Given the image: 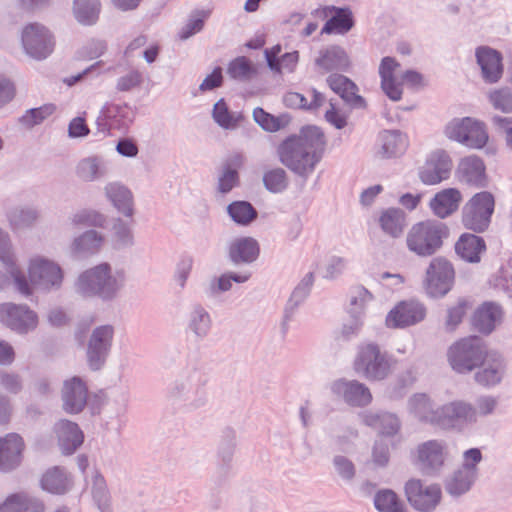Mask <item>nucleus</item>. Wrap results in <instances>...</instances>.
Segmentation results:
<instances>
[{"label":"nucleus","instance_id":"nucleus-25","mask_svg":"<svg viewBox=\"0 0 512 512\" xmlns=\"http://www.w3.org/2000/svg\"><path fill=\"white\" fill-rule=\"evenodd\" d=\"M59 446L65 455L73 454L83 443V433L76 423L61 420L55 425Z\"/></svg>","mask_w":512,"mask_h":512},{"label":"nucleus","instance_id":"nucleus-50","mask_svg":"<svg viewBox=\"0 0 512 512\" xmlns=\"http://www.w3.org/2000/svg\"><path fill=\"white\" fill-rule=\"evenodd\" d=\"M263 182L267 190L272 193H280L288 186V179L283 169H273L266 172Z\"/></svg>","mask_w":512,"mask_h":512},{"label":"nucleus","instance_id":"nucleus-9","mask_svg":"<svg viewBox=\"0 0 512 512\" xmlns=\"http://www.w3.org/2000/svg\"><path fill=\"white\" fill-rule=\"evenodd\" d=\"M454 269L452 264L442 258H434L426 271L425 289L432 297L444 296L452 288Z\"/></svg>","mask_w":512,"mask_h":512},{"label":"nucleus","instance_id":"nucleus-47","mask_svg":"<svg viewBox=\"0 0 512 512\" xmlns=\"http://www.w3.org/2000/svg\"><path fill=\"white\" fill-rule=\"evenodd\" d=\"M228 213L238 224L247 225L252 222L257 212L252 205L246 201H236L228 206Z\"/></svg>","mask_w":512,"mask_h":512},{"label":"nucleus","instance_id":"nucleus-35","mask_svg":"<svg viewBox=\"0 0 512 512\" xmlns=\"http://www.w3.org/2000/svg\"><path fill=\"white\" fill-rule=\"evenodd\" d=\"M409 411L422 422L437 425L439 408L433 409L430 399L425 394H416L409 400Z\"/></svg>","mask_w":512,"mask_h":512},{"label":"nucleus","instance_id":"nucleus-56","mask_svg":"<svg viewBox=\"0 0 512 512\" xmlns=\"http://www.w3.org/2000/svg\"><path fill=\"white\" fill-rule=\"evenodd\" d=\"M214 120L224 128H232L237 124V119L229 112L224 100H219L213 109Z\"/></svg>","mask_w":512,"mask_h":512},{"label":"nucleus","instance_id":"nucleus-2","mask_svg":"<svg viewBox=\"0 0 512 512\" xmlns=\"http://www.w3.org/2000/svg\"><path fill=\"white\" fill-rule=\"evenodd\" d=\"M126 272L114 269L109 263L102 262L83 271L75 282V291L82 297H99L112 300L123 289Z\"/></svg>","mask_w":512,"mask_h":512},{"label":"nucleus","instance_id":"nucleus-63","mask_svg":"<svg viewBox=\"0 0 512 512\" xmlns=\"http://www.w3.org/2000/svg\"><path fill=\"white\" fill-rule=\"evenodd\" d=\"M468 309V301L460 299L457 304L448 310L447 327L454 329L461 321Z\"/></svg>","mask_w":512,"mask_h":512},{"label":"nucleus","instance_id":"nucleus-53","mask_svg":"<svg viewBox=\"0 0 512 512\" xmlns=\"http://www.w3.org/2000/svg\"><path fill=\"white\" fill-rule=\"evenodd\" d=\"M38 218L33 209H17L11 213L9 220L13 229H21L32 225Z\"/></svg>","mask_w":512,"mask_h":512},{"label":"nucleus","instance_id":"nucleus-39","mask_svg":"<svg viewBox=\"0 0 512 512\" xmlns=\"http://www.w3.org/2000/svg\"><path fill=\"white\" fill-rule=\"evenodd\" d=\"M373 299L372 294L364 287L358 286L350 291L349 302H350V313H352L356 320L354 326L351 328V333L357 331L361 325L359 321V315L363 313L366 305ZM347 335L350 332L344 331Z\"/></svg>","mask_w":512,"mask_h":512},{"label":"nucleus","instance_id":"nucleus-30","mask_svg":"<svg viewBox=\"0 0 512 512\" xmlns=\"http://www.w3.org/2000/svg\"><path fill=\"white\" fill-rule=\"evenodd\" d=\"M327 82L329 87L345 101L354 106H365V100L357 94V86L347 77L333 74L328 77Z\"/></svg>","mask_w":512,"mask_h":512},{"label":"nucleus","instance_id":"nucleus-5","mask_svg":"<svg viewBox=\"0 0 512 512\" xmlns=\"http://www.w3.org/2000/svg\"><path fill=\"white\" fill-rule=\"evenodd\" d=\"M486 346L479 337L463 338L452 345L448 351L451 367L459 373L471 372L483 360Z\"/></svg>","mask_w":512,"mask_h":512},{"label":"nucleus","instance_id":"nucleus-37","mask_svg":"<svg viewBox=\"0 0 512 512\" xmlns=\"http://www.w3.org/2000/svg\"><path fill=\"white\" fill-rule=\"evenodd\" d=\"M212 327V319L208 311L200 306L194 305L188 314V328L200 339L207 337Z\"/></svg>","mask_w":512,"mask_h":512},{"label":"nucleus","instance_id":"nucleus-24","mask_svg":"<svg viewBox=\"0 0 512 512\" xmlns=\"http://www.w3.org/2000/svg\"><path fill=\"white\" fill-rule=\"evenodd\" d=\"M462 201V194L458 189L447 188L435 194L429 206L433 214L445 219L455 213Z\"/></svg>","mask_w":512,"mask_h":512},{"label":"nucleus","instance_id":"nucleus-11","mask_svg":"<svg viewBox=\"0 0 512 512\" xmlns=\"http://www.w3.org/2000/svg\"><path fill=\"white\" fill-rule=\"evenodd\" d=\"M325 137L321 129L309 126L301 130L299 135H292L285 139L278 147L279 155L284 158L303 154L309 148L322 149Z\"/></svg>","mask_w":512,"mask_h":512},{"label":"nucleus","instance_id":"nucleus-59","mask_svg":"<svg viewBox=\"0 0 512 512\" xmlns=\"http://www.w3.org/2000/svg\"><path fill=\"white\" fill-rule=\"evenodd\" d=\"M93 498L98 503L99 508L105 512L108 507V493L105 480L101 475H95L92 488Z\"/></svg>","mask_w":512,"mask_h":512},{"label":"nucleus","instance_id":"nucleus-46","mask_svg":"<svg viewBox=\"0 0 512 512\" xmlns=\"http://www.w3.org/2000/svg\"><path fill=\"white\" fill-rule=\"evenodd\" d=\"M112 241L117 249L132 246L134 244L132 225L122 219H117L113 225Z\"/></svg>","mask_w":512,"mask_h":512},{"label":"nucleus","instance_id":"nucleus-18","mask_svg":"<svg viewBox=\"0 0 512 512\" xmlns=\"http://www.w3.org/2000/svg\"><path fill=\"white\" fill-rule=\"evenodd\" d=\"M447 456L445 443L438 440H430L420 444L417 448V465L426 473H432L440 469Z\"/></svg>","mask_w":512,"mask_h":512},{"label":"nucleus","instance_id":"nucleus-7","mask_svg":"<svg viewBox=\"0 0 512 512\" xmlns=\"http://www.w3.org/2000/svg\"><path fill=\"white\" fill-rule=\"evenodd\" d=\"M446 135L467 147L483 148L488 141V134L482 122L466 117L453 120L446 127Z\"/></svg>","mask_w":512,"mask_h":512},{"label":"nucleus","instance_id":"nucleus-55","mask_svg":"<svg viewBox=\"0 0 512 512\" xmlns=\"http://www.w3.org/2000/svg\"><path fill=\"white\" fill-rule=\"evenodd\" d=\"M76 172L80 179L93 181L105 174V169L98 162H78Z\"/></svg>","mask_w":512,"mask_h":512},{"label":"nucleus","instance_id":"nucleus-4","mask_svg":"<svg viewBox=\"0 0 512 512\" xmlns=\"http://www.w3.org/2000/svg\"><path fill=\"white\" fill-rule=\"evenodd\" d=\"M392 363L385 352L373 344L359 348L354 360V370L368 380H382L391 372Z\"/></svg>","mask_w":512,"mask_h":512},{"label":"nucleus","instance_id":"nucleus-14","mask_svg":"<svg viewBox=\"0 0 512 512\" xmlns=\"http://www.w3.org/2000/svg\"><path fill=\"white\" fill-rule=\"evenodd\" d=\"M0 322L19 333H27L36 328L38 317L26 305L3 303L0 305Z\"/></svg>","mask_w":512,"mask_h":512},{"label":"nucleus","instance_id":"nucleus-12","mask_svg":"<svg viewBox=\"0 0 512 512\" xmlns=\"http://www.w3.org/2000/svg\"><path fill=\"white\" fill-rule=\"evenodd\" d=\"M475 408L463 400L448 402L439 408L437 426L443 429L462 430L475 423Z\"/></svg>","mask_w":512,"mask_h":512},{"label":"nucleus","instance_id":"nucleus-8","mask_svg":"<svg viewBox=\"0 0 512 512\" xmlns=\"http://www.w3.org/2000/svg\"><path fill=\"white\" fill-rule=\"evenodd\" d=\"M405 496L409 504L419 512H432L442 498L441 488L436 484H427L419 479L406 482Z\"/></svg>","mask_w":512,"mask_h":512},{"label":"nucleus","instance_id":"nucleus-1","mask_svg":"<svg viewBox=\"0 0 512 512\" xmlns=\"http://www.w3.org/2000/svg\"><path fill=\"white\" fill-rule=\"evenodd\" d=\"M0 261L13 277L16 289L25 296L32 294L33 287L43 291H51L59 289L62 285L64 278L62 268L55 261L43 256H35L30 259L28 265V282L23 273L15 265L8 234L1 229Z\"/></svg>","mask_w":512,"mask_h":512},{"label":"nucleus","instance_id":"nucleus-62","mask_svg":"<svg viewBox=\"0 0 512 512\" xmlns=\"http://www.w3.org/2000/svg\"><path fill=\"white\" fill-rule=\"evenodd\" d=\"M18 494H19L20 512H44L45 511V504L41 499L32 497L25 492H20Z\"/></svg>","mask_w":512,"mask_h":512},{"label":"nucleus","instance_id":"nucleus-32","mask_svg":"<svg viewBox=\"0 0 512 512\" xmlns=\"http://www.w3.org/2000/svg\"><path fill=\"white\" fill-rule=\"evenodd\" d=\"M71 485L69 475L59 467L49 469L41 479L42 489L53 494H63L70 489Z\"/></svg>","mask_w":512,"mask_h":512},{"label":"nucleus","instance_id":"nucleus-58","mask_svg":"<svg viewBox=\"0 0 512 512\" xmlns=\"http://www.w3.org/2000/svg\"><path fill=\"white\" fill-rule=\"evenodd\" d=\"M498 406V399L494 396L485 395L476 400L475 408V422L479 417H485L494 413Z\"/></svg>","mask_w":512,"mask_h":512},{"label":"nucleus","instance_id":"nucleus-23","mask_svg":"<svg viewBox=\"0 0 512 512\" xmlns=\"http://www.w3.org/2000/svg\"><path fill=\"white\" fill-rule=\"evenodd\" d=\"M22 438L17 434H8L0 439V470L9 471L16 468L22 459Z\"/></svg>","mask_w":512,"mask_h":512},{"label":"nucleus","instance_id":"nucleus-20","mask_svg":"<svg viewBox=\"0 0 512 512\" xmlns=\"http://www.w3.org/2000/svg\"><path fill=\"white\" fill-rule=\"evenodd\" d=\"M87 393V386L81 378L73 377L66 381L62 391L64 410L72 414L81 412L87 402Z\"/></svg>","mask_w":512,"mask_h":512},{"label":"nucleus","instance_id":"nucleus-13","mask_svg":"<svg viewBox=\"0 0 512 512\" xmlns=\"http://www.w3.org/2000/svg\"><path fill=\"white\" fill-rule=\"evenodd\" d=\"M22 45L31 57L43 59L52 53L54 40L46 27L38 23H32L23 29Z\"/></svg>","mask_w":512,"mask_h":512},{"label":"nucleus","instance_id":"nucleus-52","mask_svg":"<svg viewBox=\"0 0 512 512\" xmlns=\"http://www.w3.org/2000/svg\"><path fill=\"white\" fill-rule=\"evenodd\" d=\"M254 72L251 61L240 56L232 60L227 69L228 75L233 79H248Z\"/></svg>","mask_w":512,"mask_h":512},{"label":"nucleus","instance_id":"nucleus-3","mask_svg":"<svg viewBox=\"0 0 512 512\" xmlns=\"http://www.w3.org/2000/svg\"><path fill=\"white\" fill-rule=\"evenodd\" d=\"M448 236L445 223L436 220H425L414 224L407 233V248L421 257L435 254L442 246L443 239Z\"/></svg>","mask_w":512,"mask_h":512},{"label":"nucleus","instance_id":"nucleus-61","mask_svg":"<svg viewBox=\"0 0 512 512\" xmlns=\"http://www.w3.org/2000/svg\"><path fill=\"white\" fill-rule=\"evenodd\" d=\"M489 100L496 109L503 112L512 108V97L506 89L494 90L489 94Z\"/></svg>","mask_w":512,"mask_h":512},{"label":"nucleus","instance_id":"nucleus-54","mask_svg":"<svg viewBox=\"0 0 512 512\" xmlns=\"http://www.w3.org/2000/svg\"><path fill=\"white\" fill-rule=\"evenodd\" d=\"M333 467L337 475L344 481H352L356 475L354 463L347 457L336 455L333 458Z\"/></svg>","mask_w":512,"mask_h":512},{"label":"nucleus","instance_id":"nucleus-60","mask_svg":"<svg viewBox=\"0 0 512 512\" xmlns=\"http://www.w3.org/2000/svg\"><path fill=\"white\" fill-rule=\"evenodd\" d=\"M0 386L3 390L11 394H17L22 389V380L18 374L1 371Z\"/></svg>","mask_w":512,"mask_h":512},{"label":"nucleus","instance_id":"nucleus-21","mask_svg":"<svg viewBox=\"0 0 512 512\" xmlns=\"http://www.w3.org/2000/svg\"><path fill=\"white\" fill-rule=\"evenodd\" d=\"M475 55L484 80L489 83L497 82L503 74L501 54L490 47L481 46L476 49Z\"/></svg>","mask_w":512,"mask_h":512},{"label":"nucleus","instance_id":"nucleus-17","mask_svg":"<svg viewBox=\"0 0 512 512\" xmlns=\"http://www.w3.org/2000/svg\"><path fill=\"white\" fill-rule=\"evenodd\" d=\"M481 367L475 373V381L485 387L499 384L506 373V362L504 358L497 353H487L480 362Z\"/></svg>","mask_w":512,"mask_h":512},{"label":"nucleus","instance_id":"nucleus-49","mask_svg":"<svg viewBox=\"0 0 512 512\" xmlns=\"http://www.w3.org/2000/svg\"><path fill=\"white\" fill-rule=\"evenodd\" d=\"M344 52L336 47L328 48L317 59V65L325 71L339 68L344 61Z\"/></svg>","mask_w":512,"mask_h":512},{"label":"nucleus","instance_id":"nucleus-57","mask_svg":"<svg viewBox=\"0 0 512 512\" xmlns=\"http://www.w3.org/2000/svg\"><path fill=\"white\" fill-rule=\"evenodd\" d=\"M482 461V453L478 448H471L463 453L462 465L459 469L478 477V464Z\"/></svg>","mask_w":512,"mask_h":512},{"label":"nucleus","instance_id":"nucleus-22","mask_svg":"<svg viewBox=\"0 0 512 512\" xmlns=\"http://www.w3.org/2000/svg\"><path fill=\"white\" fill-rule=\"evenodd\" d=\"M315 13L323 17L331 15V18L322 28V33L325 34H344L347 33L354 25L352 12L347 8L328 6L316 10Z\"/></svg>","mask_w":512,"mask_h":512},{"label":"nucleus","instance_id":"nucleus-26","mask_svg":"<svg viewBox=\"0 0 512 512\" xmlns=\"http://www.w3.org/2000/svg\"><path fill=\"white\" fill-rule=\"evenodd\" d=\"M105 195L114 208L126 217L134 214V197L129 188L118 182L108 183L105 188Z\"/></svg>","mask_w":512,"mask_h":512},{"label":"nucleus","instance_id":"nucleus-43","mask_svg":"<svg viewBox=\"0 0 512 512\" xmlns=\"http://www.w3.org/2000/svg\"><path fill=\"white\" fill-rule=\"evenodd\" d=\"M476 479L477 476L473 475V473L470 474L458 469L447 478L445 489L450 495L460 496L471 489Z\"/></svg>","mask_w":512,"mask_h":512},{"label":"nucleus","instance_id":"nucleus-29","mask_svg":"<svg viewBox=\"0 0 512 512\" xmlns=\"http://www.w3.org/2000/svg\"><path fill=\"white\" fill-rule=\"evenodd\" d=\"M104 243L103 234L95 230H88L73 240L71 251L76 256H91L98 253Z\"/></svg>","mask_w":512,"mask_h":512},{"label":"nucleus","instance_id":"nucleus-40","mask_svg":"<svg viewBox=\"0 0 512 512\" xmlns=\"http://www.w3.org/2000/svg\"><path fill=\"white\" fill-rule=\"evenodd\" d=\"M100 9L99 0H74V16L83 25L96 23L99 18Z\"/></svg>","mask_w":512,"mask_h":512},{"label":"nucleus","instance_id":"nucleus-10","mask_svg":"<svg viewBox=\"0 0 512 512\" xmlns=\"http://www.w3.org/2000/svg\"><path fill=\"white\" fill-rule=\"evenodd\" d=\"M114 327L109 324L100 325L94 328L89 336L87 344V362L91 369H100L111 350Z\"/></svg>","mask_w":512,"mask_h":512},{"label":"nucleus","instance_id":"nucleus-15","mask_svg":"<svg viewBox=\"0 0 512 512\" xmlns=\"http://www.w3.org/2000/svg\"><path fill=\"white\" fill-rule=\"evenodd\" d=\"M333 395L352 407H364L371 403L369 388L356 380L338 379L330 386Z\"/></svg>","mask_w":512,"mask_h":512},{"label":"nucleus","instance_id":"nucleus-33","mask_svg":"<svg viewBox=\"0 0 512 512\" xmlns=\"http://www.w3.org/2000/svg\"><path fill=\"white\" fill-rule=\"evenodd\" d=\"M233 262H252L259 254V246L256 240L250 237L235 239L229 250Z\"/></svg>","mask_w":512,"mask_h":512},{"label":"nucleus","instance_id":"nucleus-48","mask_svg":"<svg viewBox=\"0 0 512 512\" xmlns=\"http://www.w3.org/2000/svg\"><path fill=\"white\" fill-rule=\"evenodd\" d=\"M55 110L56 107L53 104H45L41 107L30 109L20 118V123L26 128H32L51 116Z\"/></svg>","mask_w":512,"mask_h":512},{"label":"nucleus","instance_id":"nucleus-44","mask_svg":"<svg viewBox=\"0 0 512 512\" xmlns=\"http://www.w3.org/2000/svg\"><path fill=\"white\" fill-rule=\"evenodd\" d=\"M450 172V162H426L420 171V178L427 185H435L447 179Z\"/></svg>","mask_w":512,"mask_h":512},{"label":"nucleus","instance_id":"nucleus-16","mask_svg":"<svg viewBox=\"0 0 512 512\" xmlns=\"http://www.w3.org/2000/svg\"><path fill=\"white\" fill-rule=\"evenodd\" d=\"M426 309L417 301L401 302L392 309L386 317V325L400 328L414 325L425 318Z\"/></svg>","mask_w":512,"mask_h":512},{"label":"nucleus","instance_id":"nucleus-28","mask_svg":"<svg viewBox=\"0 0 512 512\" xmlns=\"http://www.w3.org/2000/svg\"><path fill=\"white\" fill-rule=\"evenodd\" d=\"M282 53L281 45L277 44L265 50V56L269 67L278 73L293 72L299 61L298 51Z\"/></svg>","mask_w":512,"mask_h":512},{"label":"nucleus","instance_id":"nucleus-64","mask_svg":"<svg viewBox=\"0 0 512 512\" xmlns=\"http://www.w3.org/2000/svg\"><path fill=\"white\" fill-rule=\"evenodd\" d=\"M142 83V75L140 72L133 70L126 75L120 77L117 81V89L122 92L130 91Z\"/></svg>","mask_w":512,"mask_h":512},{"label":"nucleus","instance_id":"nucleus-36","mask_svg":"<svg viewBox=\"0 0 512 512\" xmlns=\"http://www.w3.org/2000/svg\"><path fill=\"white\" fill-rule=\"evenodd\" d=\"M362 419L366 425L379 429L385 435H393L400 428L398 418L390 413L368 411L362 415Z\"/></svg>","mask_w":512,"mask_h":512},{"label":"nucleus","instance_id":"nucleus-42","mask_svg":"<svg viewBox=\"0 0 512 512\" xmlns=\"http://www.w3.org/2000/svg\"><path fill=\"white\" fill-rule=\"evenodd\" d=\"M374 505L379 512H408L404 502L390 489L378 491L374 497Z\"/></svg>","mask_w":512,"mask_h":512},{"label":"nucleus","instance_id":"nucleus-34","mask_svg":"<svg viewBox=\"0 0 512 512\" xmlns=\"http://www.w3.org/2000/svg\"><path fill=\"white\" fill-rule=\"evenodd\" d=\"M458 177L461 182L475 187H485L488 184L483 162H460Z\"/></svg>","mask_w":512,"mask_h":512},{"label":"nucleus","instance_id":"nucleus-6","mask_svg":"<svg viewBox=\"0 0 512 512\" xmlns=\"http://www.w3.org/2000/svg\"><path fill=\"white\" fill-rule=\"evenodd\" d=\"M495 208L494 196L487 191L476 193L462 209V223L474 232L485 231L491 222Z\"/></svg>","mask_w":512,"mask_h":512},{"label":"nucleus","instance_id":"nucleus-27","mask_svg":"<svg viewBox=\"0 0 512 512\" xmlns=\"http://www.w3.org/2000/svg\"><path fill=\"white\" fill-rule=\"evenodd\" d=\"M501 307L493 302L483 303L473 317L474 327L485 334L492 332L502 320Z\"/></svg>","mask_w":512,"mask_h":512},{"label":"nucleus","instance_id":"nucleus-51","mask_svg":"<svg viewBox=\"0 0 512 512\" xmlns=\"http://www.w3.org/2000/svg\"><path fill=\"white\" fill-rule=\"evenodd\" d=\"M71 221L75 226L104 227L106 217L95 210H81L73 215Z\"/></svg>","mask_w":512,"mask_h":512},{"label":"nucleus","instance_id":"nucleus-38","mask_svg":"<svg viewBox=\"0 0 512 512\" xmlns=\"http://www.w3.org/2000/svg\"><path fill=\"white\" fill-rule=\"evenodd\" d=\"M379 224L386 234L394 238L399 237L406 225L405 213L400 209H387L381 214Z\"/></svg>","mask_w":512,"mask_h":512},{"label":"nucleus","instance_id":"nucleus-19","mask_svg":"<svg viewBox=\"0 0 512 512\" xmlns=\"http://www.w3.org/2000/svg\"><path fill=\"white\" fill-rule=\"evenodd\" d=\"M400 63L393 57H384L379 65L381 89L392 101H399L402 98V82L396 76Z\"/></svg>","mask_w":512,"mask_h":512},{"label":"nucleus","instance_id":"nucleus-41","mask_svg":"<svg viewBox=\"0 0 512 512\" xmlns=\"http://www.w3.org/2000/svg\"><path fill=\"white\" fill-rule=\"evenodd\" d=\"M382 156L399 157L407 148V139L398 132L386 131L380 137Z\"/></svg>","mask_w":512,"mask_h":512},{"label":"nucleus","instance_id":"nucleus-31","mask_svg":"<svg viewBox=\"0 0 512 512\" xmlns=\"http://www.w3.org/2000/svg\"><path fill=\"white\" fill-rule=\"evenodd\" d=\"M485 249L484 240L480 236L469 233L463 234L455 245L457 254L468 262H479Z\"/></svg>","mask_w":512,"mask_h":512},{"label":"nucleus","instance_id":"nucleus-45","mask_svg":"<svg viewBox=\"0 0 512 512\" xmlns=\"http://www.w3.org/2000/svg\"><path fill=\"white\" fill-rule=\"evenodd\" d=\"M253 118L264 130L269 132L279 131L289 123L286 116H273L260 107L254 109Z\"/></svg>","mask_w":512,"mask_h":512}]
</instances>
